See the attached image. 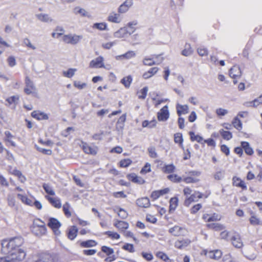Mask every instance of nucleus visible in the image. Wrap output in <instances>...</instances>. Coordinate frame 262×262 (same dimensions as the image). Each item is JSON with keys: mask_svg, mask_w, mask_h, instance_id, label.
Wrapping results in <instances>:
<instances>
[{"mask_svg": "<svg viewBox=\"0 0 262 262\" xmlns=\"http://www.w3.org/2000/svg\"><path fill=\"white\" fill-rule=\"evenodd\" d=\"M82 149L84 152L88 154L95 155L97 152L95 148L89 146L86 143L82 142Z\"/></svg>", "mask_w": 262, "mask_h": 262, "instance_id": "nucleus-27", "label": "nucleus"}, {"mask_svg": "<svg viewBox=\"0 0 262 262\" xmlns=\"http://www.w3.org/2000/svg\"><path fill=\"white\" fill-rule=\"evenodd\" d=\"M167 178L170 181L174 183H180L182 181V178L176 174H169Z\"/></svg>", "mask_w": 262, "mask_h": 262, "instance_id": "nucleus-40", "label": "nucleus"}, {"mask_svg": "<svg viewBox=\"0 0 262 262\" xmlns=\"http://www.w3.org/2000/svg\"><path fill=\"white\" fill-rule=\"evenodd\" d=\"M156 256L157 257L162 259L164 261H167L169 259V258L167 256V255L163 252H157L156 254Z\"/></svg>", "mask_w": 262, "mask_h": 262, "instance_id": "nucleus-59", "label": "nucleus"}, {"mask_svg": "<svg viewBox=\"0 0 262 262\" xmlns=\"http://www.w3.org/2000/svg\"><path fill=\"white\" fill-rule=\"evenodd\" d=\"M190 243V241L188 239H184L181 241H178L176 242L175 246L179 249H182L184 247L187 246Z\"/></svg>", "mask_w": 262, "mask_h": 262, "instance_id": "nucleus-31", "label": "nucleus"}, {"mask_svg": "<svg viewBox=\"0 0 262 262\" xmlns=\"http://www.w3.org/2000/svg\"><path fill=\"white\" fill-rule=\"evenodd\" d=\"M175 166L173 164L166 165L163 167V171L166 173L173 172L175 170Z\"/></svg>", "mask_w": 262, "mask_h": 262, "instance_id": "nucleus-44", "label": "nucleus"}, {"mask_svg": "<svg viewBox=\"0 0 262 262\" xmlns=\"http://www.w3.org/2000/svg\"><path fill=\"white\" fill-rule=\"evenodd\" d=\"M107 20L114 23H119L121 21V18L119 14L113 12L109 14Z\"/></svg>", "mask_w": 262, "mask_h": 262, "instance_id": "nucleus-21", "label": "nucleus"}, {"mask_svg": "<svg viewBox=\"0 0 262 262\" xmlns=\"http://www.w3.org/2000/svg\"><path fill=\"white\" fill-rule=\"evenodd\" d=\"M136 204L140 207L147 208L150 206V201L148 198H142L136 201Z\"/></svg>", "mask_w": 262, "mask_h": 262, "instance_id": "nucleus-20", "label": "nucleus"}, {"mask_svg": "<svg viewBox=\"0 0 262 262\" xmlns=\"http://www.w3.org/2000/svg\"><path fill=\"white\" fill-rule=\"evenodd\" d=\"M169 191V189L168 188L160 190L154 191L151 193L150 197L153 200H155L159 198L160 196L167 193Z\"/></svg>", "mask_w": 262, "mask_h": 262, "instance_id": "nucleus-19", "label": "nucleus"}, {"mask_svg": "<svg viewBox=\"0 0 262 262\" xmlns=\"http://www.w3.org/2000/svg\"><path fill=\"white\" fill-rule=\"evenodd\" d=\"M103 58L102 56H99L96 59L92 60L90 63V67L92 68H102L104 67L103 63Z\"/></svg>", "mask_w": 262, "mask_h": 262, "instance_id": "nucleus-12", "label": "nucleus"}, {"mask_svg": "<svg viewBox=\"0 0 262 262\" xmlns=\"http://www.w3.org/2000/svg\"><path fill=\"white\" fill-rule=\"evenodd\" d=\"M250 223L252 225H257L260 224V221L256 216L252 215L250 218Z\"/></svg>", "mask_w": 262, "mask_h": 262, "instance_id": "nucleus-64", "label": "nucleus"}, {"mask_svg": "<svg viewBox=\"0 0 262 262\" xmlns=\"http://www.w3.org/2000/svg\"><path fill=\"white\" fill-rule=\"evenodd\" d=\"M127 178L132 182L138 184H143L145 181L141 177H138L135 173H132L127 176Z\"/></svg>", "mask_w": 262, "mask_h": 262, "instance_id": "nucleus-17", "label": "nucleus"}, {"mask_svg": "<svg viewBox=\"0 0 262 262\" xmlns=\"http://www.w3.org/2000/svg\"><path fill=\"white\" fill-rule=\"evenodd\" d=\"M59 255L55 253H40L36 255L32 262H58Z\"/></svg>", "mask_w": 262, "mask_h": 262, "instance_id": "nucleus-2", "label": "nucleus"}, {"mask_svg": "<svg viewBox=\"0 0 262 262\" xmlns=\"http://www.w3.org/2000/svg\"><path fill=\"white\" fill-rule=\"evenodd\" d=\"M81 38L82 37L79 35L69 34L63 35L62 39L66 43L76 45L80 41Z\"/></svg>", "mask_w": 262, "mask_h": 262, "instance_id": "nucleus-4", "label": "nucleus"}, {"mask_svg": "<svg viewBox=\"0 0 262 262\" xmlns=\"http://www.w3.org/2000/svg\"><path fill=\"white\" fill-rule=\"evenodd\" d=\"M101 249L103 252L108 256V257L104 259L105 261L112 262L116 259L115 256L113 255L114 252L113 249L105 246H103L101 247Z\"/></svg>", "mask_w": 262, "mask_h": 262, "instance_id": "nucleus-7", "label": "nucleus"}, {"mask_svg": "<svg viewBox=\"0 0 262 262\" xmlns=\"http://www.w3.org/2000/svg\"><path fill=\"white\" fill-rule=\"evenodd\" d=\"M135 56H136V53H135L134 51H129L124 54L117 56L116 57V59L117 60L122 59L123 58L129 59L133 57H134Z\"/></svg>", "mask_w": 262, "mask_h": 262, "instance_id": "nucleus-28", "label": "nucleus"}, {"mask_svg": "<svg viewBox=\"0 0 262 262\" xmlns=\"http://www.w3.org/2000/svg\"><path fill=\"white\" fill-rule=\"evenodd\" d=\"M232 181L233 185L234 186L241 187L243 190L247 189V188L245 182L243 181H242L240 178L236 177H233L232 178Z\"/></svg>", "mask_w": 262, "mask_h": 262, "instance_id": "nucleus-23", "label": "nucleus"}, {"mask_svg": "<svg viewBox=\"0 0 262 262\" xmlns=\"http://www.w3.org/2000/svg\"><path fill=\"white\" fill-rule=\"evenodd\" d=\"M26 256V251L23 249H17V261H22Z\"/></svg>", "mask_w": 262, "mask_h": 262, "instance_id": "nucleus-47", "label": "nucleus"}, {"mask_svg": "<svg viewBox=\"0 0 262 262\" xmlns=\"http://www.w3.org/2000/svg\"><path fill=\"white\" fill-rule=\"evenodd\" d=\"M224 171L220 170L216 171L214 174V178L215 180H220L224 177Z\"/></svg>", "mask_w": 262, "mask_h": 262, "instance_id": "nucleus-63", "label": "nucleus"}, {"mask_svg": "<svg viewBox=\"0 0 262 262\" xmlns=\"http://www.w3.org/2000/svg\"><path fill=\"white\" fill-rule=\"evenodd\" d=\"M126 120L125 116L122 115L118 119L117 122V128H119L120 129H122L124 127V123Z\"/></svg>", "mask_w": 262, "mask_h": 262, "instance_id": "nucleus-51", "label": "nucleus"}, {"mask_svg": "<svg viewBox=\"0 0 262 262\" xmlns=\"http://www.w3.org/2000/svg\"><path fill=\"white\" fill-rule=\"evenodd\" d=\"M16 237L5 239L2 241L1 252L6 255L0 257V262H16Z\"/></svg>", "mask_w": 262, "mask_h": 262, "instance_id": "nucleus-1", "label": "nucleus"}, {"mask_svg": "<svg viewBox=\"0 0 262 262\" xmlns=\"http://www.w3.org/2000/svg\"><path fill=\"white\" fill-rule=\"evenodd\" d=\"M132 163V161L129 159H125L120 161V166L121 167H127Z\"/></svg>", "mask_w": 262, "mask_h": 262, "instance_id": "nucleus-52", "label": "nucleus"}, {"mask_svg": "<svg viewBox=\"0 0 262 262\" xmlns=\"http://www.w3.org/2000/svg\"><path fill=\"white\" fill-rule=\"evenodd\" d=\"M174 141L175 143L179 144L180 147L182 149H184V147L183 145V139L181 133H176L174 134Z\"/></svg>", "mask_w": 262, "mask_h": 262, "instance_id": "nucleus-33", "label": "nucleus"}, {"mask_svg": "<svg viewBox=\"0 0 262 262\" xmlns=\"http://www.w3.org/2000/svg\"><path fill=\"white\" fill-rule=\"evenodd\" d=\"M177 114L181 116L182 114H186L188 113V106L187 105L177 104L176 106Z\"/></svg>", "mask_w": 262, "mask_h": 262, "instance_id": "nucleus-25", "label": "nucleus"}, {"mask_svg": "<svg viewBox=\"0 0 262 262\" xmlns=\"http://www.w3.org/2000/svg\"><path fill=\"white\" fill-rule=\"evenodd\" d=\"M36 17L39 20H40L41 21L49 22L52 21V19L50 18L49 16L46 14H39L36 15Z\"/></svg>", "mask_w": 262, "mask_h": 262, "instance_id": "nucleus-42", "label": "nucleus"}, {"mask_svg": "<svg viewBox=\"0 0 262 262\" xmlns=\"http://www.w3.org/2000/svg\"><path fill=\"white\" fill-rule=\"evenodd\" d=\"M35 91V87L34 85L33 82L30 80L28 78L26 79V88L24 89V92L26 94L29 95L33 93Z\"/></svg>", "mask_w": 262, "mask_h": 262, "instance_id": "nucleus-13", "label": "nucleus"}, {"mask_svg": "<svg viewBox=\"0 0 262 262\" xmlns=\"http://www.w3.org/2000/svg\"><path fill=\"white\" fill-rule=\"evenodd\" d=\"M46 198L50 202V203L56 208H60L61 207L60 200L58 198H52L46 195Z\"/></svg>", "mask_w": 262, "mask_h": 262, "instance_id": "nucleus-18", "label": "nucleus"}, {"mask_svg": "<svg viewBox=\"0 0 262 262\" xmlns=\"http://www.w3.org/2000/svg\"><path fill=\"white\" fill-rule=\"evenodd\" d=\"M192 49L189 44L186 43L185 46V49L182 51V54L185 56L190 55L192 53Z\"/></svg>", "mask_w": 262, "mask_h": 262, "instance_id": "nucleus-39", "label": "nucleus"}, {"mask_svg": "<svg viewBox=\"0 0 262 262\" xmlns=\"http://www.w3.org/2000/svg\"><path fill=\"white\" fill-rule=\"evenodd\" d=\"M181 228L179 226H175L169 229V232L174 236H178L180 234Z\"/></svg>", "mask_w": 262, "mask_h": 262, "instance_id": "nucleus-50", "label": "nucleus"}, {"mask_svg": "<svg viewBox=\"0 0 262 262\" xmlns=\"http://www.w3.org/2000/svg\"><path fill=\"white\" fill-rule=\"evenodd\" d=\"M149 156L152 158H156L158 155L156 152L155 148L154 147H150L148 148Z\"/></svg>", "mask_w": 262, "mask_h": 262, "instance_id": "nucleus-60", "label": "nucleus"}, {"mask_svg": "<svg viewBox=\"0 0 262 262\" xmlns=\"http://www.w3.org/2000/svg\"><path fill=\"white\" fill-rule=\"evenodd\" d=\"M151 171L150 164L148 163H146L144 167L142 168L140 171L141 174H145Z\"/></svg>", "mask_w": 262, "mask_h": 262, "instance_id": "nucleus-58", "label": "nucleus"}, {"mask_svg": "<svg viewBox=\"0 0 262 262\" xmlns=\"http://www.w3.org/2000/svg\"><path fill=\"white\" fill-rule=\"evenodd\" d=\"M161 54L160 55H152V56H156V58H160V60H154V58L152 57V58H147L145 57L144 58L143 60V63L144 65L151 66L154 64H159L161 63L164 60L163 57L161 56Z\"/></svg>", "mask_w": 262, "mask_h": 262, "instance_id": "nucleus-6", "label": "nucleus"}, {"mask_svg": "<svg viewBox=\"0 0 262 262\" xmlns=\"http://www.w3.org/2000/svg\"><path fill=\"white\" fill-rule=\"evenodd\" d=\"M70 207V204L68 202L66 203L63 206V211L67 217H70L71 216V213L69 211Z\"/></svg>", "mask_w": 262, "mask_h": 262, "instance_id": "nucleus-53", "label": "nucleus"}, {"mask_svg": "<svg viewBox=\"0 0 262 262\" xmlns=\"http://www.w3.org/2000/svg\"><path fill=\"white\" fill-rule=\"evenodd\" d=\"M232 181L233 185L234 186L241 187L243 190L247 189V188L245 182L243 181H242L240 178L236 177H233L232 178Z\"/></svg>", "mask_w": 262, "mask_h": 262, "instance_id": "nucleus-22", "label": "nucleus"}, {"mask_svg": "<svg viewBox=\"0 0 262 262\" xmlns=\"http://www.w3.org/2000/svg\"><path fill=\"white\" fill-rule=\"evenodd\" d=\"M132 80V76L129 75L122 78L121 80V83L123 84L126 88H129Z\"/></svg>", "mask_w": 262, "mask_h": 262, "instance_id": "nucleus-35", "label": "nucleus"}, {"mask_svg": "<svg viewBox=\"0 0 262 262\" xmlns=\"http://www.w3.org/2000/svg\"><path fill=\"white\" fill-rule=\"evenodd\" d=\"M241 144V146L243 147V149L247 155L251 156L253 154V150L248 142L242 141Z\"/></svg>", "mask_w": 262, "mask_h": 262, "instance_id": "nucleus-24", "label": "nucleus"}, {"mask_svg": "<svg viewBox=\"0 0 262 262\" xmlns=\"http://www.w3.org/2000/svg\"><path fill=\"white\" fill-rule=\"evenodd\" d=\"M205 254L208 257L211 259L218 260L221 257L222 252L221 250H216L214 251H210Z\"/></svg>", "mask_w": 262, "mask_h": 262, "instance_id": "nucleus-16", "label": "nucleus"}, {"mask_svg": "<svg viewBox=\"0 0 262 262\" xmlns=\"http://www.w3.org/2000/svg\"><path fill=\"white\" fill-rule=\"evenodd\" d=\"M203 196V194L199 191H195L194 193L190 196L186 198L184 201V205L188 207L192 202L198 201V199H201Z\"/></svg>", "mask_w": 262, "mask_h": 262, "instance_id": "nucleus-8", "label": "nucleus"}, {"mask_svg": "<svg viewBox=\"0 0 262 262\" xmlns=\"http://www.w3.org/2000/svg\"><path fill=\"white\" fill-rule=\"evenodd\" d=\"M15 198L12 194H9L8 196V203L10 207H15Z\"/></svg>", "mask_w": 262, "mask_h": 262, "instance_id": "nucleus-56", "label": "nucleus"}, {"mask_svg": "<svg viewBox=\"0 0 262 262\" xmlns=\"http://www.w3.org/2000/svg\"><path fill=\"white\" fill-rule=\"evenodd\" d=\"M178 200L177 198L174 197L172 198L170 200V206L169 209L170 210H174L178 206Z\"/></svg>", "mask_w": 262, "mask_h": 262, "instance_id": "nucleus-48", "label": "nucleus"}, {"mask_svg": "<svg viewBox=\"0 0 262 262\" xmlns=\"http://www.w3.org/2000/svg\"><path fill=\"white\" fill-rule=\"evenodd\" d=\"M122 249L129 252L133 253L135 252L134 247L133 244L126 243L123 247Z\"/></svg>", "mask_w": 262, "mask_h": 262, "instance_id": "nucleus-55", "label": "nucleus"}, {"mask_svg": "<svg viewBox=\"0 0 262 262\" xmlns=\"http://www.w3.org/2000/svg\"><path fill=\"white\" fill-rule=\"evenodd\" d=\"M92 28L94 29H97L100 31L107 30V24L105 23H95L93 24Z\"/></svg>", "mask_w": 262, "mask_h": 262, "instance_id": "nucleus-34", "label": "nucleus"}, {"mask_svg": "<svg viewBox=\"0 0 262 262\" xmlns=\"http://www.w3.org/2000/svg\"><path fill=\"white\" fill-rule=\"evenodd\" d=\"M148 91V87L145 86L142 89L140 90V91L138 92V98L141 99H144L147 95V93Z\"/></svg>", "mask_w": 262, "mask_h": 262, "instance_id": "nucleus-46", "label": "nucleus"}, {"mask_svg": "<svg viewBox=\"0 0 262 262\" xmlns=\"http://www.w3.org/2000/svg\"><path fill=\"white\" fill-rule=\"evenodd\" d=\"M190 136V139L192 141H196L198 142L202 143L203 141L202 137L199 135H195L194 133L192 132L189 133Z\"/></svg>", "mask_w": 262, "mask_h": 262, "instance_id": "nucleus-45", "label": "nucleus"}, {"mask_svg": "<svg viewBox=\"0 0 262 262\" xmlns=\"http://www.w3.org/2000/svg\"><path fill=\"white\" fill-rule=\"evenodd\" d=\"M17 199L20 200L25 204L33 206V201L27 196L17 194Z\"/></svg>", "mask_w": 262, "mask_h": 262, "instance_id": "nucleus-32", "label": "nucleus"}, {"mask_svg": "<svg viewBox=\"0 0 262 262\" xmlns=\"http://www.w3.org/2000/svg\"><path fill=\"white\" fill-rule=\"evenodd\" d=\"M6 140L10 142L12 146H15V143L12 141V138L13 137L9 131H6L5 133Z\"/></svg>", "mask_w": 262, "mask_h": 262, "instance_id": "nucleus-57", "label": "nucleus"}, {"mask_svg": "<svg viewBox=\"0 0 262 262\" xmlns=\"http://www.w3.org/2000/svg\"><path fill=\"white\" fill-rule=\"evenodd\" d=\"M229 76L233 79L239 78L242 76V72L238 66H234L229 70Z\"/></svg>", "mask_w": 262, "mask_h": 262, "instance_id": "nucleus-11", "label": "nucleus"}, {"mask_svg": "<svg viewBox=\"0 0 262 262\" xmlns=\"http://www.w3.org/2000/svg\"><path fill=\"white\" fill-rule=\"evenodd\" d=\"M75 69H69L67 71L63 72V75L68 78H71L75 74Z\"/></svg>", "mask_w": 262, "mask_h": 262, "instance_id": "nucleus-61", "label": "nucleus"}, {"mask_svg": "<svg viewBox=\"0 0 262 262\" xmlns=\"http://www.w3.org/2000/svg\"><path fill=\"white\" fill-rule=\"evenodd\" d=\"M169 116V113L167 105L163 107L159 112L158 113V119L161 121H166Z\"/></svg>", "mask_w": 262, "mask_h": 262, "instance_id": "nucleus-9", "label": "nucleus"}, {"mask_svg": "<svg viewBox=\"0 0 262 262\" xmlns=\"http://www.w3.org/2000/svg\"><path fill=\"white\" fill-rule=\"evenodd\" d=\"M47 225L52 230L55 235L59 236L61 232L59 229L61 227V224L57 219L50 217L49 219Z\"/></svg>", "mask_w": 262, "mask_h": 262, "instance_id": "nucleus-3", "label": "nucleus"}, {"mask_svg": "<svg viewBox=\"0 0 262 262\" xmlns=\"http://www.w3.org/2000/svg\"><path fill=\"white\" fill-rule=\"evenodd\" d=\"M202 206L201 204H197L192 206L190 209V213L191 214H195L201 208Z\"/></svg>", "mask_w": 262, "mask_h": 262, "instance_id": "nucleus-62", "label": "nucleus"}, {"mask_svg": "<svg viewBox=\"0 0 262 262\" xmlns=\"http://www.w3.org/2000/svg\"><path fill=\"white\" fill-rule=\"evenodd\" d=\"M42 187L45 190V192L49 195H54L55 192L52 187L48 184L44 183L42 185Z\"/></svg>", "mask_w": 262, "mask_h": 262, "instance_id": "nucleus-37", "label": "nucleus"}, {"mask_svg": "<svg viewBox=\"0 0 262 262\" xmlns=\"http://www.w3.org/2000/svg\"><path fill=\"white\" fill-rule=\"evenodd\" d=\"M31 230L33 234L37 236H41L46 234L47 228L45 225H38L36 223L35 226H31Z\"/></svg>", "mask_w": 262, "mask_h": 262, "instance_id": "nucleus-5", "label": "nucleus"}, {"mask_svg": "<svg viewBox=\"0 0 262 262\" xmlns=\"http://www.w3.org/2000/svg\"><path fill=\"white\" fill-rule=\"evenodd\" d=\"M78 233V228L75 226L70 227L67 230V236L70 240H74L76 237Z\"/></svg>", "mask_w": 262, "mask_h": 262, "instance_id": "nucleus-15", "label": "nucleus"}, {"mask_svg": "<svg viewBox=\"0 0 262 262\" xmlns=\"http://www.w3.org/2000/svg\"><path fill=\"white\" fill-rule=\"evenodd\" d=\"M230 241L232 245L236 248H241L243 246V243L241 239L240 235L236 233L232 236L230 238Z\"/></svg>", "mask_w": 262, "mask_h": 262, "instance_id": "nucleus-10", "label": "nucleus"}, {"mask_svg": "<svg viewBox=\"0 0 262 262\" xmlns=\"http://www.w3.org/2000/svg\"><path fill=\"white\" fill-rule=\"evenodd\" d=\"M207 227L212 229H214L215 231H220L224 229V227L223 225L219 223H210L207 225Z\"/></svg>", "mask_w": 262, "mask_h": 262, "instance_id": "nucleus-38", "label": "nucleus"}, {"mask_svg": "<svg viewBox=\"0 0 262 262\" xmlns=\"http://www.w3.org/2000/svg\"><path fill=\"white\" fill-rule=\"evenodd\" d=\"M232 123L233 126L237 130H241L242 129V123L241 121L237 117H236L234 118Z\"/></svg>", "mask_w": 262, "mask_h": 262, "instance_id": "nucleus-41", "label": "nucleus"}, {"mask_svg": "<svg viewBox=\"0 0 262 262\" xmlns=\"http://www.w3.org/2000/svg\"><path fill=\"white\" fill-rule=\"evenodd\" d=\"M182 181L187 184L196 183L199 181V179L192 177L190 176L188 177L182 178Z\"/></svg>", "mask_w": 262, "mask_h": 262, "instance_id": "nucleus-49", "label": "nucleus"}, {"mask_svg": "<svg viewBox=\"0 0 262 262\" xmlns=\"http://www.w3.org/2000/svg\"><path fill=\"white\" fill-rule=\"evenodd\" d=\"M31 116L38 120H48L49 119L48 115L39 111H34L31 113Z\"/></svg>", "mask_w": 262, "mask_h": 262, "instance_id": "nucleus-14", "label": "nucleus"}, {"mask_svg": "<svg viewBox=\"0 0 262 262\" xmlns=\"http://www.w3.org/2000/svg\"><path fill=\"white\" fill-rule=\"evenodd\" d=\"M114 226L118 228L119 230H123L128 228V224L124 221H118L115 222L114 223Z\"/></svg>", "mask_w": 262, "mask_h": 262, "instance_id": "nucleus-29", "label": "nucleus"}, {"mask_svg": "<svg viewBox=\"0 0 262 262\" xmlns=\"http://www.w3.org/2000/svg\"><path fill=\"white\" fill-rule=\"evenodd\" d=\"M7 105H8L11 108H14L15 107V102L16 97L15 96L8 98L6 99Z\"/></svg>", "mask_w": 262, "mask_h": 262, "instance_id": "nucleus-43", "label": "nucleus"}, {"mask_svg": "<svg viewBox=\"0 0 262 262\" xmlns=\"http://www.w3.org/2000/svg\"><path fill=\"white\" fill-rule=\"evenodd\" d=\"M74 12L75 14H80L82 16H88V13L86 11L82 8H80L79 7H76L74 9Z\"/></svg>", "mask_w": 262, "mask_h": 262, "instance_id": "nucleus-54", "label": "nucleus"}, {"mask_svg": "<svg viewBox=\"0 0 262 262\" xmlns=\"http://www.w3.org/2000/svg\"><path fill=\"white\" fill-rule=\"evenodd\" d=\"M127 33H129L127 28L126 27H123L115 32L114 33V36L117 38H123L124 37Z\"/></svg>", "mask_w": 262, "mask_h": 262, "instance_id": "nucleus-26", "label": "nucleus"}, {"mask_svg": "<svg viewBox=\"0 0 262 262\" xmlns=\"http://www.w3.org/2000/svg\"><path fill=\"white\" fill-rule=\"evenodd\" d=\"M220 133L222 138L227 140H229L232 138V134L229 131H225L222 129L220 130Z\"/></svg>", "mask_w": 262, "mask_h": 262, "instance_id": "nucleus-36", "label": "nucleus"}, {"mask_svg": "<svg viewBox=\"0 0 262 262\" xmlns=\"http://www.w3.org/2000/svg\"><path fill=\"white\" fill-rule=\"evenodd\" d=\"M97 242L92 239L80 242V246L83 248L92 247L97 245Z\"/></svg>", "mask_w": 262, "mask_h": 262, "instance_id": "nucleus-30", "label": "nucleus"}]
</instances>
